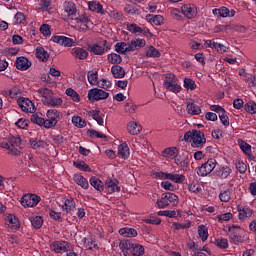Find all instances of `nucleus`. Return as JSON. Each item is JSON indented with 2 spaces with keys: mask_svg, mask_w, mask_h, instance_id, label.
<instances>
[{
  "mask_svg": "<svg viewBox=\"0 0 256 256\" xmlns=\"http://www.w3.org/2000/svg\"><path fill=\"white\" fill-rule=\"evenodd\" d=\"M184 87L188 91H195L197 89V84H195V81L191 78H185L184 79Z\"/></svg>",
  "mask_w": 256,
  "mask_h": 256,
  "instance_id": "59",
  "label": "nucleus"
},
{
  "mask_svg": "<svg viewBox=\"0 0 256 256\" xmlns=\"http://www.w3.org/2000/svg\"><path fill=\"white\" fill-rule=\"evenodd\" d=\"M44 105H46V107H61V105H63V99L51 96Z\"/></svg>",
  "mask_w": 256,
  "mask_h": 256,
  "instance_id": "43",
  "label": "nucleus"
},
{
  "mask_svg": "<svg viewBox=\"0 0 256 256\" xmlns=\"http://www.w3.org/2000/svg\"><path fill=\"white\" fill-rule=\"evenodd\" d=\"M111 73L115 79H123V77H125V68L114 65L111 67Z\"/></svg>",
  "mask_w": 256,
  "mask_h": 256,
  "instance_id": "30",
  "label": "nucleus"
},
{
  "mask_svg": "<svg viewBox=\"0 0 256 256\" xmlns=\"http://www.w3.org/2000/svg\"><path fill=\"white\" fill-rule=\"evenodd\" d=\"M51 41L63 47H74L75 45V40L66 36H52Z\"/></svg>",
  "mask_w": 256,
  "mask_h": 256,
  "instance_id": "16",
  "label": "nucleus"
},
{
  "mask_svg": "<svg viewBox=\"0 0 256 256\" xmlns=\"http://www.w3.org/2000/svg\"><path fill=\"white\" fill-rule=\"evenodd\" d=\"M174 163L180 167V169H187V167H189V158H185V157H181V156H177L174 158Z\"/></svg>",
  "mask_w": 256,
  "mask_h": 256,
  "instance_id": "40",
  "label": "nucleus"
},
{
  "mask_svg": "<svg viewBox=\"0 0 256 256\" xmlns=\"http://www.w3.org/2000/svg\"><path fill=\"white\" fill-rule=\"evenodd\" d=\"M191 193H201V185L198 182H191L188 186Z\"/></svg>",
  "mask_w": 256,
  "mask_h": 256,
  "instance_id": "62",
  "label": "nucleus"
},
{
  "mask_svg": "<svg viewBox=\"0 0 256 256\" xmlns=\"http://www.w3.org/2000/svg\"><path fill=\"white\" fill-rule=\"evenodd\" d=\"M76 23H81L86 29H89V23H91V17L82 14L75 18Z\"/></svg>",
  "mask_w": 256,
  "mask_h": 256,
  "instance_id": "48",
  "label": "nucleus"
},
{
  "mask_svg": "<svg viewBox=\"0 0 256 256\" xmlns=\"http://www.w3.org/2000/svg\"><path fill=\"white\" fill-rule=\"evenodd\" d=\"M178 152L179 150L177 147L166 148L162 152V157H165L166 159H175Z\"/></svg>",
  "mask_w": 256,
  "mask_h": 256,
  "instance_id": "37",
  "label": "nucleus"
},
{
  "mask_svg": "<svg viewBox=\"0 0 256 256\" xmlns=\"http://www.w3.org/2000/svg\"><path fill=\"white\" fill-rule=\"evenodd\" d=\"M146 21L148 23H152L153 25H163L165 18H163L162 15H153V14H148L146 15Z\"/></svg>",
  "mask_w": 256,
  "mask_h": 256,
  "instance_id": "26",
  "label": "nucleus"
},
{
  "mask_svg": "<svg viewBox=\"0 0 256 256\" xmlns=\"http://www.w3.org/2000/svg\"><path fill=\"white\" fill-rule=\"evenodd\" d=\"M145 55L146 57H151L153 59H159L161 57V52L157 50L154 46H148L145 49Z\"/></svg>",
  "mask_w": 256,
  "mask_h": 256,
  "instance_id": "35",
  "label": "nucleus"
},
{
  "mask_svg": "<svg viewBox=\"0 0 256 256\" xmlns=\"http://www.w3.org/2000/svg\"><path fill=\"white\" fill-rule=\"evenodd\" d=\"M6 222L8 223V227L12 229V231H17L19 229V219L16 218L15 215L9 214L6 218Z\"/></svg>",
  "mask_w": 256,
  "mask_h": 256,
  "instance_id": "28",
  "label": "nucleus"
},
{
  "mask_svg": "<svg viewBox=\"0 0 256 256\" xmlns=\"http://www.w3.org/2000/svg\"><path fill=\"white\" fill-rule=\"evenodd\" d=\"M216 167H217V160H215V158H210L205 163H203L200 167H198L197 175H199V177H207V175H210V173H213Z\"/></svg>",
  "mask_w": 256,
  "mask_h": 256,
  "instance_id": "6",
  "label": "nucleus"
},
{
  "mask_svg": "<svg viewBox=\"0 0 256 256\" xmlns=\"http://www.w3.org/2000/svg\"><path fill=\"white\" fill-rule=\"evenodd\" d=\"M63 9L68 17H74V15H77V5H75L73 1H65Z\"/></svg>",
  "mask_w": 256,
  "mask_h": 256,
  "instance_id": "22",
  "label": "nucleus"
},
{
  "mask_svg": "<svg viewBox=\"0 0 256 256\" xmlns=\"http://www.w3.org/2000/svg\"><path fill=\"white\" fill-rule=\"evenodd\" d=\"M87 97L92 102L103 101L109 98V92L99 88H92L88 91Z\"/></svg>",
  "mask_w": 256,
  "mask_h": 256,
  "instance_id": "8",
  "label": "nucleus"
},
{
  "mask_svg": "<svg viewBox=\"0 0 256 256\" xmlns=\"http://www.w3.org/2000/svg\"><path fill=\"white\" fill-rule=\"evenodd\" d=\"M118 154L122 156L123 159H129L131 157V150L127 143H122L118 146Z\"/></svg>",
  "mask_w": 256,
  "mask_h": 256,
  "instance_id": "29",
  "label": "nucleus"
},
{
  "mask_svg": "<svg viewBox=\"0 0 256 256\" xmlns=\"http://www.w3.org/2000/svg\"><path fill=\"white\" fill-rule=\"evenodd\" d=\"M230 232V243L233 245H239L243 243V236H241V227L237 225H233L231 228H229Z\"/></svg>",
  "mask_w": 256,
  "mask_h": 256,
  "instance_id": "10",
  "label": "nucleus"
},
{
  "mask_svg": "<svg viewBox=\"0 0 256 256\" xmlns=\"http://www.w3.org/2000/svg\"><path fill=\"white\" fill-rule=\"evenodd\" d=\"M244 109L247 113H250L251 115H255L256 114V103L253 101L247 102L244 105Z\"/></svg>",
  "mask_w": 256,
  "mask_h": 256,
  "instance_id": "60",
  "label": "nucleus"
},
{
  "mask_svg": "<svg viewBox=\"0 0 256 256\" xmlns=\"http://www.w3.org/2000/svg\"><path fill=\"white\" fill-rule=\"evenodd\" d=\"M212 13L215 17L227 18V17H235L236 12L234 9L229 10V8L222 6L220 8L213 9Z\"/></svg>",
  "mask_w": 256,
  "mask_h": 256,
  "instance_id": "14",
  "label": "nucleus"
},
{
  "mask_svg": "<svg viewBox=\"0 0 256 256\" xmlns=\"http://www.w3.org/2000/svg\"><path fill=\"white\" fill-rule=\"evenodd\" d=\"M90 185L96 189V191H103V182L99 180L97 177L90 178Z\"/></svg>",
  "mask_w": 256,
  "mask_h": 256,
  "instance_id": "51",
  "label": "nucleus"
},
{
  "mask_svg": "<svg viewBox=\"0 0 256 256\" xmlns=\"http://www.w3.org/2000/svg\"><path fill=\"white\" fill-rule=\"evenodd\" d=\"M239 147L241 151H243L247 157H252L253 152H251V145L243 140L239 141Z\"/></svg>",
  "mask_w": 256,
  "mask_h": 256,
  "instance_id": "49",
  "label": "nucleus"
},
{
  "mask_svg": "<svg viewBox=\"0 0 256 256\" xmlns=\"http://www.w3.org/2000/svg\"><path fill=\"white\" fill-rule=\"evenodd\" d=\"M114 49L116 53H120L121 55H125V53H131L129 44L125 42H118L115 44Z\"/></svg>",
  "mask_w": 256,
  "mask_h": 256,
  "instance_id": "33",
  "label": "nucleus"
},
{
  "mask_svg": "<svg viewBox=\"0 0 256 256\" xmlns=\"http://www.w3.org/2000/svg\"><path fill=\"white\" fill-rule=\"evenodd\" d=\"M198 237L202 241V243H205L207 239H209V228H207L205 225L201 224L198 226Z\"/></svg>",
  "mask_w": 256,
  "mask_h": 256,
  "instance_id": "32",
  "label": "nucleus"
},
{
  "mask_svg": "<svg viewBox=\"0 0 256 256\" xmlns=\"http://www.w3.org/2000/svg\"><path fill=\"white\" fill-rule=\"evenodd\" d=\"M31 225L34 229H41L43 227V217L41 216H34L30 218Z\"/></svg>",
  "mask_w": 256,
  "mask_h": 256,
  "instance_id": "52",
  "label": "nucleus"
},
{
  "mask_svg": "<svg viewBox=\"0 0 256 256\" xmlns=\"http://www.w3.org/2000/svg\"><path fill=\"white\" fill-rule=\"evenodd\" d=\"M231 173H233L231 167L227 165H220L214 170L213 175L216 176L217 179H227Z\"/></svg>",
  "mask_w": 256,
  "mask_h": 256,
  "instance_id": "13",
  "label": "nucleus"
},
{
  "mask_svg": "<svg viewBox=\"0 0 256 256\" xmlns=\"http://www.w3.org/2000/svg\"><path fill=\"white\" fill-rule=\"evenodd\" d=\"M122 237H137V230L134 228L124 227L118 231Z\"/></svg>",
  "mask_w": 256,
  "mask_h": 256,
  "instance_id": "39",
  "label": "nucleus"
},
{
  "mask_svg": "<svg viewBox=\"0 0 256 256\" xmlns=\"http://www.w3.org/2000/svg\"><path fill=\"white\" fill-rule=\"evenodd\" d=\"M235 165H236L237 171H239L241 174L247 172V164H245V162H243V160H238L235 163Z\"/></svg>",
  "mask_w": 256,
  "mask_h": 256,
  "instance_id": "63",
  "label": "nucleus"
},
{
  "mask_svg": "<svg viewBox=\"0 0 256 256\" xmlns=\"http://www.w3.org/2000/svg\"><path fill=\"white\" fill-rule=\"evenodd\" d=\"M84 241V247L88 251H91V249H95L97 247V244L95 243V239L92 237L83 238Z\"/></svg>",
  "mask_w": 256,
  "mask_h": 256,
  "instance_id": "55",
  "label": "nucleus"
},
{
  "mask_svg": "<svg viewBox=\"0 0 256 256\" xmlns=\"http://www.w3.org/2000/svg\"><path fill=\"white\" fill-rule=\"evenodd\" d=\"M181 13L186 19H195L197 17V6L195 4H183L181 6Z\"/></svg>",
  "mask_w": 256,
  "mask_h": 256,
  "instance_id": "12",
  "label": "nucleus"
},
{
  "mask_svg": "<svg viewBox=\"0 0 256 256\" xmlns=\"http://www.w3.org/2000/svg\"><path fill=\"white\" fill-rule=\"evenodd\" d=\"M143 127L141 124L131 121L127 124V131L130 133V135H139L142 131Z\"/></svg>",
  "mask_w": 256,
  "mask_h": 256,
  "instance_id": "24",
  "label": "nucleus"
},
{
  "mask_svg": "<svg viewBox=\"0 0 256 256\" xmlns=\"http://www.w3.org/2000/svg\"><path fill=\"white\" fill-rule=\"evenodd\" d=\"M36 57L40 61H43L44 63L46 61H49V52L45 50L43 47H37L36 48Z\"/></svg>",
  "mask_w": 256,
  "mask_h": 256,
  "instance_id": "38",
  "label": "nucleus"
},
{
  "mask_svg": "<svg viewBox=\"0 0 256 256\" xmlns=\"http://www.w3.org/2000/svg\"><path fill=\"white\" fill-rule=\"evenodd\" d=\"M160 217H169L170 219L177 218L178 214L175 210H160L158 211Z\"/></svg>",
  "mask_w": 256,
  "mask_h": 256,
  "instance_id": "54",
  "label": "nucleus"
},
{
  "mask_svg": "<svg viewBox=\"0 0 256 256\" xmlns=\"http://www.w3.org/2000/svg\"><path fill=\"white\" fill-rule=\"evenodd\" d=\"M73 165L76 167V169H80V171L91 172V168L89 165H87V163H85V161L77 160L73 162Z\"/></svg>",
  "mask_w": 256,
  "mask_h": 256,
  "instance_id": "56",
  "label": "nucleus"
},
{
  "mask_svg": "<svg viewBox=\"0 0 256 256\" xmlns=\"http://www.w3.org/2000/svg\"><path fill=\"white\" fill-rule=\"evenodd\" d=\"M17 103L24 113H35L37 111L35 104L29 98H18Z\"/></svg>",
  "mask_w": 256,
  "mask_h": 256,
  "instance_id": "11",
  "label": "nucleus"
},
{
  "mask_svg": "<svg viewBox=\"0 0 256 256\" xmlns=\"http://www.w3.org/2000/svg\"><path fill=\"white\" fill-rule=\"evenodd\" d=\"M219 199L222 203H229V201H231V190H221L219 193Z\"/></svg>",
  "mask_w": 256,
  "mask_h": 256,
  "instance_id": "50",
  "label": "nucleus"
},
{
  "mask_svg": "<svg viewBox=\"0 0 256 256\" xmlns=\"http://www.w3.org/2000/svg\"><path fill=\"white\" fill-rule=\"evenodd\" d=\"M87 79L90 85H97L99 83L97 71H89Z\"/></svg>",
  "mask_w": 256,
  "mask_h": 256,
  "instance_id": "57",
  "label": "nucleus"
},
{
  "mask_svg": "<svg viewBox=\"0 0 256 256\" xmlns=\"http://www.w3.org/2000/svg\"><path fill=\"white\" fill-rule=\"evenodd\" d=\"M105 185L108 189V192L110 193H119V191H121V187L119 186V180L117 179L108 178Z\"/></svg>",
  "mask_w": 256,
  "mask_h": 256,
  "instance_id": "21",
  "label": "nucleus"
},
{
  "mask_svg": "<svg viewBox=\"0 0 256 256\" xmlns=\"http://www.w3.org/2000/svg\"><path fill=\"white\" fill-rule=\"evenodd\" d=\"M15 67L19 71H27V69L31 67V61H29V59L23 56L18 57L15 61Z\"/></svg>",
  "mask_w": 256,
  "mask_h": 256,
  "instance_id": "18",
  "label": "nucleus"
},
{
  "mask_svg": "<svg viewBox=\"0 0 256 256\" xmlns=\"http://www.w3.org/2000/svg\"><path fill=\"white\" fill-rule=\"evenodd\" d=\"M188 115H201V107L195 102H189L186 106Z\"/></svg>",
  "mask_w": 256,
  "mask_h": 256,
  "instance_id": "31",
  "label": "nucleus"
},
{
  "mask_svg": "<svg viewBox=\"0 0 256 256\" xmlns=\"http://www.w3.org/2000/svg\"><path fill=\"white\" fill-rule=\"evenodd\" d=\"M66 95L68 97H71L72 101H74L75 103H79V101H81V96H79V93L73 90V88L66 89Z\"/></svg>",
  "mask_w": 256,
  "mask_h": 256,
  "instance_id": "53",
  "label": "nucleus"
},
{
  "mask_svg": "<svg viewBox=\"0 0 256 256\" xmlns=\"http://www.w3.org/2000/svg\"><path fill=\"white\" fill-rule=\"evenodd\" d=\"M168 180L178 184L185 183V175L168 173Z\"/></svg>",
  "mask_w": 256,
  "mask_h": 256,
  "instance_id": "45",
  "label": "nucleus"
},
{
  "mask_svg": "<svg viewBox=\"0 0 256 256\" xmlns=\"http://www.w3.org/2000/svg\"><path fill=\"white\" fill-rule=\"evenodd\" d=\"M30 121L35 125H39V127L45 128L46 121H45V118H43V114L41 113L32 114Z\"/></svg>",
  "mask_w": 256,
  "mask_h": 256,
  "instance_id": "36",
  "label": "nucleus"
},
{
  "mask_svg": "<svg viewBox=\"0 0 256 256\" xmlns=\"http://www.w3.org/2000/svg\"><path fill=\"white\" fill-rule=\"evenodd\" d=\"M73 181L76 183V185L82 187V189H89V181H87L83 175L74 174Z\"/></svg>",
  "mask_w": 256,
  "mask_h": 256,
  "instance_id": "27",
  "label": "nucleus"
},
{
  "mask_svg": "<svg viewBox=\"0 0 256 256\" xmlns=\"http://www.w3.org/2000/svg\"><path fill=\"white\" fill-rule=\"evenodd\" d=\"M145 247L141 244H132V256H144Z\"/></svg>",
  "mask_w": 256,
  "mask_h": 256,
  "instance_id": "47",
  "label": "nucleus"
},
{
  "mask_svg": "<svg viewBox=\"0 0 256 256\" xmlns=\"http://www.w3.org/2000/svg\"><path fill=\"white\" fill-rule=\"evenodd\" d=\"M128 45L130 47V52H133V51H137V49H143V47L147 45V42L145 41V39L135 38V39H132L128 43Z\"/></svg>",
  "mask_w": 256,
  "mask_h": 256,
  "instance_id": "20",
  "label": "nucleus"
},
{
  "mask_svg": "<svg viewBox=\"0 0 256 256\" xmlns=\"http://www.w3.org/2000/svg\"><path fill=\"white\" fill-rule=\"evenodd\" d=\"M22 207H37L41 203V196L37 194H25L20 201Z\"/></svg>",
  "mask_w": 256,
  "mask_h": 256,
  "instance_id": "7",
  "label": "nucleus"
},
{
  "mask_svg": "<svg viewBox=\"0 0 256 256\" xmlns=\"http://www.w3.org/2000/svg\"><path fill=\"white\" fill-rule=\"evenodd\" d=\"M21 145V137L19 135L11 136L9 142H1V149H7L8 155H13L14 157H19L21 151L17 149Z\"/></svg>",
  "mask_w": 256,
  "mask_h": 256,
  "instance_id": "3",
  "label": "nucleus"
},
{
  "mask_svg": "<svg viewBox=\"0 0 256 256\" xmlns=\"http://www.w3.org/2000/svg\"><path fill=\"white\" fill-rule=\"evenodd\" d=\"M105 14L109 15L111 19H116V21L123 19V14L113 7H108L105 10Z\"/></svg>",
  "mask_w": 256,
  "mask_h": 256,
  "instance_id": "34",
  "label": "nucleus"
},
{
  "mask_svg": "<svg viewBox=\"0 0 256 256\" xmlns=\"http://www.w3.org/2000/svg\"><path fill=\"white\" fill-rule=\"evenodd\" d=\"M124 109L126 113H130V115H133L137 111V105H135L133 102H127L124 105Z\"/></svg>",
  "mask_w": 256,
  "mask_h": 256,
  "instance_id": "61",
  "label": "nucleus"
},
{
  "mask_svg": "<svg viewBox=\"0 0 256 256\" xmlns=\"http://www.w3.org/2000/svg\"><path fill=\"white\" fill-rule=\"evenodd\" d=\"M177 76L173 73H166L164 79V87L171 93H181V85L177 84Z\"/></svg>",
  "mask_w": 256,
  "mask_h": 256,
  "instance_id": "5",
  "label": "nucleus"
},
{
  "mask_svg": "<svg viewBox=\"0 0 256 256\" xmlns=\"http://www.w3.org/2000/svg\"><path fill=\"white\" fill-rule=\"evenodd\" d=\"M107 60L108 63H111V65H121L123 62V58L117 53L108 54Z\"/></svg>",
  "mask_w": 256,
  "mask_h": 256,
  "instance_id": "42",
  "label": "nucleus"
},
{
  "mask_svg": "<svg viewBox=\"0 0 256 256\" xmlns=\"http://www.w3.org/2000/svg\"><path fill=\"white\" fill-rule=\"evenodd\" d=\"M184 141L190 142L191 146L196 149H202L207 143V138L201 130H192L184 134Z\"/></svg>",
  "mask_w": 256,
  "mask_h": 256,
  "instance_id": "1",
  "label": "nucleus"
},
{
  "mask_svg": "<svg viewBox=\"0 0 256 256\" xmlns=\"http://www.w3.org/2000/svg\"><path fill=\"white\" fill-rule=\"evenodd\" d=\"M35 95L40 97L43 105H45L53 97V90L45 87L39 88L35 91Z\"/></svg>",
  "mask_w": 256,
  "mask_h": 256,
  "instance_id": "15",
  "label": "nucleus"
},
{
  "mask_svg": "<svg viewBox=\"0 0 256 256\" xmlns=\"http://www.w3.org/2000/svg\"><path fill=\"white\" fill-rule=\"evenodd\" d=\"M69 247H70L69 242L65 240H56L50 243L51 251L59 255H63V253H67V250L69 249Z\"/></svg>",
  "mask_w": 256,
  "mask_h": 256,
  "instance_id": "9",
  "label": "nucleus"
},
{
  "mask_svg": "<svg viewBox=\"0 0 256 256\" xmlns=\"http://www.w3.org/2000/svg\"><path fill=\"white\" fill-rule=\"evenodd\" d=\"M75 207H77L75 199H73V197H68L65 199L64 204L62 205V211L65 213H73V211H75Z\"/></svg>",
  "mask_w": 256,
  "mask_h": 256,
  "instance_id": "23",
  "label": "nucleus"
},
{
  "mask_svg": "<svg viewBox=\"0 0 256 256\" xmlns=\"http://www.w3.org/2000/svg\"><path fill=\"white\" fill-rule=\"evenodd\" d=\"M63 119V113L57 109H49L46 112L45 129H53Z\"/></svg>",
  "mask_w": 256,
  "mask_h": 256,
  "instance_id": "4",
  "label": "nucleus"
},
{
  "mask_svg": "<svg viewBox=\"0 0 256 256\" xmlns=\"http://www.w3.org/2000/svg\"><path fill=\"white\" fill-rule=\"evenodd\" d=\"M156 205L158 209H166V207H177L179 205V196L172 192L163 193L160 199L157 200Z\"/></svg>",
  "mask_w": 256,
  "mask_h": 256,
  "instance_id": "2",
  "label": "nucleus"
},
{
  "mask_svg": "<svg viewBox=\"0 0 256 256\" xmlns=\"http://www.w3.org/2000/svg\"><path fill=\"white\" fill-rule=\"evenodd\" d=\"M88 51L94 53V55H104L106 50L104 46H100L99 44H90L88 45Z\"/></svg>",
  "mask_w": 256,
  "mask_h": 256,
  "instance_id": "41",
  "label": "nucleus"
},
{
  "mask_svg": "<svg viewBox=\"0 0 256 256\" xmlns=\"http://www.w3.org/2000/svg\"><path fill=\"white\" fill-rule=\"evenodd\" d=\"M238 219L240 221H245V219H248L249 217H253V209L244 206V207H238Z\"/></svg>",
  "mask_w": 256,
  "mask_h": 256,
  "instance_id": "19",
  "label": "nucleus"
},
{
  "mask_svg": "<svg viewBox=\"0 0 256 256\" xmlns=\"http://www.w3.org/2000/svg\"><path fill=\"white\" fill-rule=\"evenodd\" d=\"M88 9L92 11V13H97V15H105V9L103 8V4L97 0L88 2Z\"/></svg>",
  "mask_w": 256,
  "mask_h": 256,
  "instance_id": "17",
  "label": "nucleus"
},
{
  "mask_svg": "<svg viewBox=\"0 0 256 256\" xmlns=\"http://www.w3.org/2000/svg\"><path fill=\"white\" fill-rule=\"evenodd\" d=\"M72 123L75 127H78V129H83L84 127H87V122L81 116H73Z\"/></svg>",
  "mask_w": 256,
  "mask_h": 256,
  "instance_id": "46",
  "label": "nucleus"
},
{
  "mask_svg": "<svg viewBox=\"0 0 256 256\" xmlns=\"http://www.w3.org/2000/svg\"><path fill=\"white\" fill-rule=\"evenodd\" d=\"M126 29L134 35L143 33V29L137 24H127Z\"/></svg>",
  "mask_w": 256,
  "mask_h": 256,
  "instance_id": "58",
  "label": "nucleus"
},
{
  "mask_svg": "<svg viewBox=\"0 0 256 256\" xmlns=\"http://www.w3.org/2000/svg\"><path fill=\"white\" fill-rule=\"evenodd\" d=\"M89 117H92L94 121L98 123V125H103L105 121L103 120V117L101 116V111L99 110H91L88 112Z\"/></svg>",
  "mask_w": 256,
  "mask_h": 256,
  "instance_id": "44",
  "label": "nucleus"
},
{
  "mask_svg": "<svg viewBox=\"0 0 256 256\" xmlns=\"http://www.w3.org/2000/svg\"><path fill=\"white\" fill-rule=\"evenodd\" d=\"M15 125L18 129H27V127H29V120L20 118L18 121H16Z\"/></svg>",
  "mask_w": 256,
  "mask_h": 256,
  "instance_id": "64",
  "label": "nucleus"
},
{
  "mask_svg": "<svg viewBox=\"0 0 256 256\" xmlns=\"http://www.w3.org/2000/svg\"><path fill=\"white\" fill-rule=\"evenodd\" d=\"M71 54L73 55V57H75V59H80V60L87 59V57H89V52L79 47L73 48L71 50Z\"/></svg>",
  "mask_w": 256,
  "mask_h": 256,
  "instance_id": "25",
  "label": "nucleus"
}]
</instances>
